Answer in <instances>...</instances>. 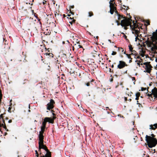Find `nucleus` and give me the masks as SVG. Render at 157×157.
<instances>
[{"label":"nucleus","instance_id":"1","mask_svg":"<svg viewBox=\"0 0 157 157\" xmlns=\"http://www.w3.org/2000/svg\"><path fill=\"white\" fill-rule=\"evenodd\" d=\"M151 136L146 135L145 137V140L147 143V145L149 147L152 148L155 147L157 144V140L155 138V136L154 134H151Z\"/></svg>","mask_w":157,"mask_h":157},{"label":"nucleus","instance_id":"2","mask_svg":"<svg viewBox=\"0 0 157 157\" xmlns=\"http://www.w3.org/2000/svg\"><path fill=\"white\" fill-rule=\"evenodd\" d=\"M56 117H46L44 119L42 123V124L40 127L41 130H45L46 128V125L47 123L48 122L49 123L53 124L54 122V120L56 118Z\"/></svg>","mask_w":157,"mask_h":157},{"label":"nucleus","instance_id":"3","mask_svg":"<svg viewBox=\"0 0 157 157\" xmlns=\"http://www.w3.org/2000/svg\"><path fill=\"white\" fill-rule=\"evenodd\" d=\"M131 17H130V18H127L126 17L124 19L121 20V25L122 27L130 26V24H131V22L132 21V20L130 18Z\"/></svg>","mask_w":157,"mask_h":157},{"label":"nucleus","instance_id":"4","mask_svg":"<svg viewBox=\"0 0 157 157\" xmlns=\"http://www.w3.org/2000/svg\"><path fill=\"white\" fill-rule=\"evenodd\" d=\"M143 64L145 65V69L146 71L144 72H146L148 73H150L152 70L153 67L150 64V62H147L143 63Z\"/></svg>","mask_w":157,"mask_h":157},{"label":"nucleus","instance_id":"5","mask_svg":"<svg viewBox=\"0 0 157 157\" xmlns=\"http://www.w3.org/2000/svg\"><path fill=\"white\" fill-rule=\"evenodd\" d=\"M39 151H40L41 149H43L46 151L47 153L44 155L45 157H51V152L48 149L47 147L44 145L41 146L40 147H39Z\"/></svg>","mask_w":157,"mask_h":157},{"label":"nucleus","instance_id":"6","mask_svg":"<svg viewBox=\"0 0 157 157\" xmlns=\"http://www.w3.org/2000/svg\"><path fill=\"white\" fill-rule=\"evenodd\" d=\"M147 37L151 36L150 41H152V43L155 41H157V29L156 30V32H153L152 34L149 35L147 36Z\"/></svg>","mask_w":157,"mask_h":157},{"label":"nucleus","instance_id":"7","mask_svg":"<svg viewBox=\"0 0 157 157\" xmlns=\"http://www.w3.org/2000/svg\"><path fill=\"white\" fill-rule=\"evenodd\" d=\"M55 104L54 100L52 99H51L50 102L47 105V109L48 110H50L54 107V104Z\"/></svg>","mask_w":157,"mask_h":157},{"label":"nucleus","instance_id":"8","mask_svg":"<svg viewBox=\"0 0 157 157\" xmlns=\"http://www.w3.org/2000/svg\"><path fill=\"white\" fill-rule=\"evenodd\" d=\"M132 23L133 24V25H132V23L130 25V27L132 29L138 28V29H140V28L141 29H142V27L140 26V27L139 26V25L138 24H139V23H136L135 22V21H132Z\"/></svg>","mask_w":157,"mask_h":157},{"label":"nucleus","instance_id":"9","mask_svg":"<svg viewBox=\"0 0 157 157\" xmlns=\"http://www.w3.org/2000/svg\"><path fill=\"white\" fill-rule=\"evenodd\" d=\"M128 66V65L126 64L125 62L123 61H119V64L117 65V68L119 69L123 68L125 66Z\"/></svg>","mask_w":157,"mask_h":157},{"label":"nucleus","instance_id":"10","mask_svg":"<svg viewBox=\"0 0 157 157\" xmlns=\"http://www.w3.org/2000/svg\"><path fill=\"white\" fill-rule=\"evenodd\" d=\"M151 92L153 97H154V99H155V98H157V88L156 87H154L152 90Z\"/></svg>","mask_w":157,"mask_h":157},{"label":"nucleus","instance_id":"11","mask_svg":"<svg viewBox=\"0 0 157 157\" xmlns=\"http://www.w3.org/2000/svg\"><path fill=\"white\" fill-rule=\"evenodd\" d=\"M110 4L109 7L110 8L115 9V10L117 9L116 7L117 5L115 4V2H112L111 1H110L109 2Z\"/></svg>","mask_w":157,"mask_h":157},{"label":"nucleus","instance_id":"12","mask_svg":"<svg viewBox=\"0 0 157 157\" xmlns=\"http://www.w3.org/2000/svg\"><path fill=\"white\" fill-rule=\"evenodd\" d=\"M26 57V55L24 52L22 53V55L21 57L20 58L19 60L21 61H23L24 62H26L27 61L25 59Z\"/></svg>","mask_w":157,"mask_h":157},{"label":"nucleus","instance_id":"13","mask_svg":"<svg viewBox=\"0 0 157 157\" xmlns=\"http://www.w3.org/2000/svg\"><path fill=\"white\" fill-rule=\"evenodd\" d=\"M45 130H41V131L40 132V134L39 136V140H44V136H43V133Z\"/></svg>","mask_w":157,"mask_h":157},{"label":"nucleus","instance_id":"14","mask_svg":"<svg viewBox=\"0 0 157 157\" xmlns=\"http://www.w3.org/2000/svg\"><path fill=\"white\" fill-rule=\"evenodd\" d=\"M145 43H146L147 46H151V44H153L152 41L151 42L150 40H149V38L148 37H147V40L145 42Z\"/></svg>","mask_w":157,"mask_h":157},{"label":"nucleus","instance_id":"15","mask_svg":"<svg viewBox=\"0 0 157 157\" xmlns=\"http://www.w3.org/2000/svg\"><path fill=\"white\" fill-rule=\"evenodd\" d=\"M133 33H135L137 35H138L140 33V29L139 30H136V29H132Z\"/></svg>","mask_w":157,"mask_h":157},{"label":"nucleus","instance_id":"16","mask_svg":"<svg viewBox=\"0 0 157 157\" xmlns=\"http://www.w3.org/2000/svg\"><path fill=\"white\" fill-rule=\"evenodd\" d=\"M157 128V124H155L152 125H150V129L155 130L156 128Z\"/></svg>","mask_w":157,"mask_h":157},{"label":"nucleus","instance_id":"17","mask_svg":"<svg viewBox=\"0 0 157 157\" xmlns=\"http://www.w3.org/2000/svg\"><path fill=\"white\" fill-rule=\"evenodd\" d=\"M75 47V48L77 49H78L80 48H83L82 46L80 45V44L75 43L74 44Z\"/></svg>","mask_w":157,"mask_h":157},{"label":"nucleus","instance_id":"18","mask_svg":"<svg viewBox=\"0 0 157 157\" xmlns=\"http://www.w3.org/2000/svg\"><path fill=\"white\" fill-rule=\"evenodd\" d=\"M124 54H125L127 56L129 59H130V60L129 61V63H131L132 62V58L131 57V56H130V55L126 53L125 52H124Z\"/></svg>","mask_w":157,"mask_h":157},{"label":"nucleus","instance_id":"19","mask_svg":"<svg viewBox=\"0 0 157 157\" xmlns=\"http://www.w3.org/2000/svg\"><path fill=\"white\" fill-rule=\"evenodd\" d=\"M149 87H147V93H146V94L148 96H149V97H151V98H153V97H152V93L151 92H151H149V93H147L149 92V91H148V89H149Z\"/></svg>","mask_w":157,"mask_h":157},{"label":"nucleus","instance_id":"20","mask_svg":"<svg viewBox=\"0 0 157 157\" xmlns=\"http://www.w3.org/2000/svg\"><path fill=\"white\" fill-rule=\"evenodd\" d=\"M118 20H120L122 18H124V19L126 18L124 16L120 14H118Z\"/></svg>","mask_w":157,"mask_h":157},{"label":"nucleus","instance_id":"21","mask_svg":"<svg viewBox=\"0 0 157 157\" xmlns=\"http://www.w3.org/2000/svg\"><path fill=\"white\" fill-rule=\"evenodd\" d=\"M43 145H44V140H39V147Z\"/></svg>","mask_w":157,"mask_h":157},{"label":"nucleus","instance_id":"22","mask_svg":"<svg viewBox=\"0 0 157 157\" xmlns=\"http://www.w3.org/2000/svg\"><path fill=\"white\" fill-rule=\"evenodd\" d=\"M152 47L156 50H157V46L154 43H153V44H151V46H148V47Z\"/></svg>","mask_w":157,"mask_h":157},{"label":"nucleus","instance_id":"23","mask_svg":"<svg viewBox=\"0 0 157 157\" xmlns=\"http://www.w3.org/2000/svg\"><path fill=\"white\" fill-rule=\"evenodd\" d=\"M140 95V93L139 92H137L136 94V97L135 99L137 100H138L139 99V97Z\"/></svg>","mask_w":157,"mask_h":157},{"label":"nucleus","instance_id":"24","mask_svg":"<svg viewBox=\"0 0 157 157\" xmlns=\"http://www.w3.org/2000/svg\"><path fill=\"white\" fill-rule=\"evenodd\" d=\"M3 123L4 124H2V126L3 127V128L5 129L7 131H8V129H7L6 128V125L5 124V121L4 120H3Z\"/></svg>","mask_w":157,"mask_h":157},{"label":"nucleus","instance_id":"25","mask_svg":"<svg viewBox=\"0 0 157 157\" xmlns=\"http://www.w3.org/2000/svg\"><path fill=\"white\" fill-rule=\"evenodd\" d=\"M135 62H137V64L140 67V65H143V63H141L140 64V63H142V61H140V60H136V61Z\"/></svg>","mask_w":157,"mask_h":157},{"label":"nucleus","instance_id":"26","mask_svg":"<svg viewBox=\"0 0 157 157\" xmlns=\"http://www.w3.org/2000/svg\"><path fill=\"white\" fill-rule=\"evenodd\" d=\"M73 20L71 21H70L69 23L71 24V26H72L73 24L75 23L76 20L73 19V17L72 18Z\"/></svg>","mask_w":157,"mask_h":157},{"label":"nucleus","instance_id":"27","mask_svg":"<svg viewBox=\"0 0 157 157\" xmlns=\"http://www.w3.org/2000/svg\"><path fill=\"white\" fill-rule=\"evenodd\" d=\"M150 47L151 48V50L152 52H153L154 54H157V52L152 47V46Z\"/></svg>","mask_w":157,"mask_h":157},{"label":"nucleus","instance_id":"28","mask_svg":"<svg viewBox=\"0 0 157 157\" xmlns=\"http://www.w3.org/2000/svg\"><path fill=\"white\" fill-rule=\"evenodd\" d=\"M73 43H76V44H80L79 40L78 39H76L75 40V41H73Z\"/></svg>","mask_w":157,"mask_h":157},{"label":"nucleus","instance_id":"29","mask_svg":"<svg viewBox=\"0 0 157 157\" xmlns=\"http://www.w3.org/2000/svg\"><path fill=\"white\" fill-rule=\"evenodd\" d=\"M115 10V9L110 8V12L111 14H113V13Z\"/></svg>","mask_w":157,"mask_h":157},{"label":"nucleus","instance_id":"30","mask_svg":"<svg viewBox=\"0 0 157 157\" xmlns=\"http://www.w3.org/2000/svg\"><path fill=\"white\" fill-rule=\"evenodd\" d=\"M129 51L131 52L133 51V48L132 47V45H131L130 44L129 45Z\"/></svg>","mask_w":157,"mask_h":157},{"label":"nucleus","instance_id":"31","mask_svg":"<svg viewBox=\"0 0 157 157\" xmlns=\"http://www.w3.org/2000/svg\"><path fill=\"white\" fill-rule=\"evenodd\" d=\"M35 152H36V157H39V155L38 152L37 150L35 151ZM45 156H44V155H43L42 156H41L40 157H45Z\"/></svg>","mask_w":157,"mask_h":157},{"label":"nucleus","instance_id":"32","mask_svg":"<svg viewBox=\"0 0 157 157\" xmlns=\"http://www.w3.org/2000/svg\"><path fill=\"white\" fill-rule=\"evenodd\" d=\"M94 81V80L92 79L90 81V82H89L87 83L86 84L87 86H90V82H92Z\"/></svg>","mask_w":157,"mask_h":157},{"label":"nucleus","instance_id":"33","mask_svg":"<svg viewBox=\"0 0 157 157\" xmlns=\"http://www.w3.org/2000/svg\"><path fill=\"white\" fill-rule=\"evenodd\" d=\"M118 48L119 51H120L121 50L122 52H123L124 51V50L121 48L118 47Z\"/></svg>","mask_w":157,"mask_h":157},{"label":"nucleus","instance_id":"34","mask_svg":"<svg viewBox=\"0 0 157 157\" xmlns=\"http://www.w3.org/2000/svg\"><path fill=\"white\" fill-rule=\"evenodd\" d=\"M93 15V13L91 11L89 12V17H91Z\"/></svg>","mask_w":157,"mask_h":157},{"label":"nucleus","instance_id":"35","mask_svg":"<svg viewBox=\"0 0 157 157\" xmlns=\"http://www.w3.org/2000/svg\"><path fill=\"white\" fill-rule=\"evenodd\" d=\"M136 58L138 59H139V60H140V61H142V63L143 62V59L139 56H138Z\"/></svg>","mask_w":157,"mask_h":157},{"label":"nucleus","instance_id":"36","mask_svg":"<svg viewBox=\"0 0 157 157\" xmlns=\"http://www.w3.org/2000/svg\"><path fill=\"white\" fill-rule=\"evenodd\" d=\"M62 57L63 58H64V59L67 58V55L66 54H62Z\"/></svg>","mask_w":157,"mask_h":157},{"label":"nucleus","instance_id":"37","mask_svg":"<svg viewBox=\"0 0 157 157\" xmlns=\"http://www.w3.org/2000/svg\"><path fill=\"white\" fill-rule=\"evenodd\" d=\"M34 16L38 19V21H40V19L38 17L37 14L34 15Z\"/></svg>","mask_w":157,"mask_h":157},{"label":"nucleus","instance_id":"38","mask_svg":"<svg viewBox=\"0 0 157 157\" xmlns=\"http://www.w3.org/2000/svg\"><path fill=\"white\" fill-rule=\"evenodd\" d=\"M145 22L148 25H149L150 24V22L149 21L146 20L145 21Z\"/></svg>","mask_w":157,"mask_h":157},{"label":"nucleus","instance_id":"39","mask_svg":"<svg viewBox=\"0 0 157 157\" xmlns=\"http://www.w3.org/2000/svg\"><path fill=\"white\" fill-rule=\"evenodd\" d=\"M123 6L125 7H126L127 8H126V9H125V8H124V9L125 10H128V9H129V8L128 6H125V5H123Z\"/></svg>","mask_w":157,"mask_h":157},{"label":"nucleus","instance_id":"40","mask_svg":"<svg viewBox=\"0 0 157 157\" xmlns=\"http://www.w3.org/2000/svg\"><path fill=\"white\" fill-rule=\"evenodd\" d=\"M51 112L52 113L53 117H55V116H56V114L54 113V111L53 110H51Z\"/></svg>","mask_w":157,"mask_h":157},{"label":"nucleus","instance_id":"41","mask_svg":"<svg viewBox=\"0 0 157 157\" xmlns=\"http://www.w3.org/2000/svg\"><path fill=\"white\" fill-rule=\"evenodd\" d=\"M146 88H144V87H142L141 88V90L142 91H143L145 90H146Z\"/></svg>","mask_w":157,"mask_h":157},{"label":"nucleus","instance_id":"42","mask_svg":"<svg viewBox=\"0 0 157 157\" xmlns=\"http://www.w3.org/2000/svg\"><path fill=\"white\" fill-rule=\"evenodd\" d=\"M70 10V13L72 14V15H74V12H73V10L72 11L71 10Z\"/></svg>","mask_w":157,"mask_h":157},{"label":"nucleus","instance_id":"43","mask_svg":"<svg viewBox=\"0 0 157 157\" xmlns=\"http://www.w3.org/2000/svg\"><path fill=\"white\" fill-rule=\"evenodd\" d=\"M116 54H117V52H114V51H113L112 53V55H116Z\"/></svg>","mask_w":157,"mask_h":157},{"label":"nucleus","instance_id":"44","mask_svg":"<svg viewBox=\"0 0 157 157\" xmlns=\"http://www.w3.org/2000/svg\"><path fill=\"white\" fill-rule=\"evenodd\" d=\"M59 61L58 60H57L56 61L55 63L56 65H58L57 64H59Z\"/></svg>","mask_w":157,"mask_h":157},{"label":"nucleus","instance_id":"45","mask_svg":"<svg viewBox=\"0 0 157 157\" xmlns=\"http://www.w3.org/2000/svg\"><path fill=\"white\" fill-rule=\"evenodd\" d=\"M118 116L121 117H122V118H124V117L122 115H121V114H118Z\"/></svg>","mask_w":157,"mask_h":157},{"label":"nucleus","instance_id":"46","mask_svg":"<svg viewBox=\"0 0 157 157\" xmlns=\"http://www.w3.org/2000/svg\"><path fill=\"white\" fill-rule=\"evenodd\" d=\"M42 3L43 5L46 4V1L44 0H43V1L42 2Z\"/></svg>","mask_w":157,"mask_h":157},{"label":"nucleus","instance_id":"47","mask_svg":"<svg viewBox=\"0 0 157 157\" xmlns=\"http://www.w3.org/2000/svg\"><path fill=\"white\" fill-rule=\"evenodd\" d=\"M74 7V5L70 6L69 7L70 10H71V9H73Z\"/></svg>","mask_w":157,"mask_h":157},{"label":"nucleus","instance_id":"48","mask_svg":"<svg viewBox=\"0 0 157 157\" xmlns=\"http://www.w3.org/2000/svg\"><path fill=\"white\" fill-rule=\"evenodd\" d=\"M116 22L117 23V25H121V23H120L118 21H117Z\"/></svg>","mask_w":157,"mask_h":157},{"label":"nucleus","instance_id":"49","mask_svg":"<svg viewBox=\"0 0 157 157\" xmlns=\"http://www.w3.org/2000/svg\"><path fill=\"white\" fill-rule=\"evenodd\" d=\"M109 71L110 72L113 73V70H112L110 68L109 69Z\"/></svg>","mask_w":157,"mask_h":157},{"label":"nucleus","instance_id":"50","mask_svg":"<svg viewBox=\"0 0 157 157\" xmlns=\"http://www.w3.org/2000/svg\"><path fill=\"white\" fill-rule=\"evenodd\" d=\"M45 55H46V56H49V55H50V53L49 52H47V53H46L45 54Z\"/></svg>","mask_w":157,"mask_h":157},{"label":"nucleus","instance_id":"51","mask_svg":"<svg viewBox=\"0 0 157 157\" xmlns=\"http://www.w3.org/2000/svg\"><path fill=\"white\" fill-rule=\"evenodd\" d=\"M49 56H50L53 57V55L52 53H50V55H49Z\"/></svg>","mask_w":157,"mask_h":157},{"label":"nucleus","instance_id":"52","mask_svg":"<svg viewBox=\"0 0 157 157\" xmlns=\"http://www.w3.org/2000/svg\"><path fill=\"white\" fill-rule=\"evenodd\" d=\"M138 36H139L138 35H137V36L136 37V38H135L136 41L137 40H139V39L138 38Z\"/></svg>","mask_w":157,"mask_h":157},{"label":"nucleus","instance_id":"53","mask_svg":"<svg viewBox=\"0 0 157 157\" xmlns=\"http://www.w3.org/2000/svg\"><path fill=\"white\" fill-rule=\"evenodd\" d=\"M146 155V154H142V157H145V156H146V155Z\"/></svg>","mask_w":157,"mask_h":157},{"label":"nucleus","instance_id":"54","mask_svg":"<svg viewBox=\"0 0 157 157\" xmlns=\"http://www.w3.org/2000/svg\"><path fill=\"white\" fill-rule=\"evenodd\" d=\"M114 11L115 12V13H116V14H117V15H118V14H119L118 13V12L117 11V9L116 10H115Z\"/></svg>","mask_w":157,"mask_h":157},{"label":"nucleus","instance_id":"55","mask_svg":"<svg viewBox=\"0 0 157 157\" xmlns=\"http://www.w3.org/2000/svg\"><path fill=\"white\" fill-rule=\"evenodd\" d=\"M138 138L137 136H136L135 137V138H134V140H137V139H138Z\"/></svg>","mask_w":157,"mask_h":157},{"label":"nucleus","instance_id":"56","mask_svg":"<svg viewBox=\"0 0 157 157\" xmlns=\"http://www.w3.org/2000/svg\"><path fill=\"white\" fill-rule=\"evenodd\" d=\"M123 37L125 39H127V36L125 35H124L123 36Z\"/></svg>","mask_w":157,"mask_h":157},{"label":"nucleus","instance_id":"57","mask_svg":"<svg viewBox=\"0 0 157 157\" xmlns=\"http://www.w3.org/2000/svg\"><path fill=\"white\" fill-rule=\"evenodd\" d=\"M94 54H96V55H98V56L99 57V58H100V54H97V53H95Z\"/></svg>","mask_w":157,"mask_h":157},{"label":"nucleus","instance_id":"58","mask_svg":"<svg viewBox=\"0 0 157 157\" xmlns=\"http://www.w3.org/2000/svg\"><path fill=\"white\" fill-rule=\"evenodd\" d=\"M124 100L125 101H126L127 100V98L126 97H124Z\"/></svg>","mask_w":157,"mask_h":157},{"label":"nucleus","instance_id":"59","mask_svg":"<svg viewBox=\"0 0 157 157\" xmlns=\"http://www.w3.org/2000/svg\"><path fill=\"white\" fill-rule=\"evenodd\" d=\"M9 123H11L12 122V120H9L8 121Z\"/></svg>","mask_w":157,"mask_h":157},{"label":"nucleus","instance_id":"60","mask_svg":"<svg viewBox=\"0 0 157 157\" xmlns=\"http://www.w3.org/2000/svg\"><path fill=\"white\" fill-rule=\"evenodd\" d=\"M124 29L125 30H127L128 29V28L127 27V26H124Z\"/></svg>","mask_w":157,"mask_h":157},{"label":"nucleus","instance_id":"61","mask_svg":"<svg viewBox=\"0 0 157 157\" xmlns=\"http://www.w3.org/2000/svg\"><path fill=\"white\" fill-rule=\"evenodd\" d=\"M75 48V47L74 45V46L72 47V49L73 51H74Z\"/></svg>","mask_w":157,"mask_h":157},{"label":"nucleus","instance_id":"62","mask_svg":"<svg viewBox=\"0 0 157 157\" xmlns=\"http://www.w3.org/2000/svg\"><path fill=\"white\" fill-rule=\"evenodd\" d=\"M34 1V0H30V2H33Z\"/></svg>","mask_w":157,"mask_h":157},{"label":"nucleus","instance_id":"63","mask_svg":"<svg viewBox=\"0 0 157 157\" xmlns=\"http://www.w3.org/2000/svg\"><path fill=\"white\" fill-rule=\"evenodd\" d=\"M155 45H156V44L157 45V42L156 41H155Z\"/></svg>","mask_w":157,"mask_h":157},{"label":"nucleus","instance_id":"64","mask_svg":"<svg viewBox=\"0 0 157 157\" xmlns=\"http://www.w3.org/2000/svg\"><path fill=\"white\" fill-rule=\"evenodd\" d=\"M145 157H150L148 155H146Z\"/></svg>","mask_w":157,"mask_h":157}]
</instances>
